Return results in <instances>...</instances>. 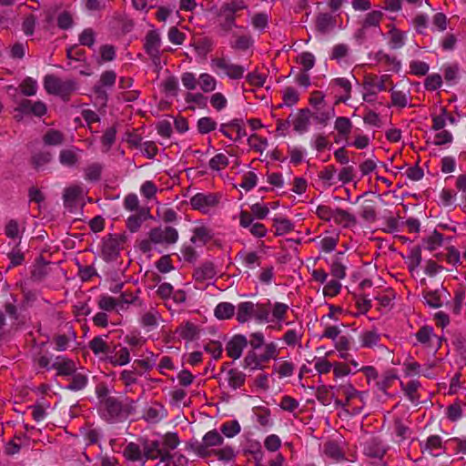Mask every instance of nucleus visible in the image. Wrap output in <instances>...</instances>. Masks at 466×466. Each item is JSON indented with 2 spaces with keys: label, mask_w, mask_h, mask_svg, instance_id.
<instances>
[{
  "label": "nucleus",
  "mask_w": 466,
  "mask_h": 466,
  "mask_svg": "<svg viewBox=\"0 0 466 466\" xmlns=\"http://www.w3.org/2000/svg\"><path fill=\"white\" fill-rule=\"evenodd\" d=\"M105 410L110 420H115L122 412V404L114 397H108L104 401Z\"/></svg>",
  "instance_id": "obj_28"
},
{
  "label": "nucleus",
  "mask_w": 466,
  "mask_h": 466,
  "mask_svg": "<svg viewBox=\"0 0 466 466\" xmlns=\"http://www.w3.org/2000/svg\"><path fill=\"white\" fill-rule=\"evenodd\" d=\"M238 256L239 258L243 261V263L246 265V267L252 268L255 264H258L259 257L257 254V252H243L239 251Z\"/></svg>",
  "instance_id": "obj_59"
},
{
  "label": "nucleus",
  "mask_w": 466,
  "mask_h": 466,
  "mask_svg": "<svg viewBox=\"0 0 466 466\" xmlns=\"http://www.w3.org/2000/svg\"><path fill=\"white\" fill-rule=\"evenodd\" d=\"M394 431L398 437L401 440H405L409 438L411 433V430L409 426V423H406L403 419L400 417H395L393 420Z\"/></svg>",
  "instance_id": "obj_35"
},
{
  "label": "nucleus",
  "mask_w": 466,
  "mask_h": 466,
  "mask_svg": "<svg viewBox=\"0 0 466 466\" xmlns=\"http://www.w3.org/2000/svg\"><path fill=\"white\" fill-rule=\"evenodd\" d=\"M166 414L164 407L157 403L146 410L143 418L150 423H157L166 416Z\"/></svg>",
  "instance_id": "obj_27"
},
{
  "label": "nucleus",
  "mask_w": 466,
  "mask_h": 466,
  "mask_svg": "<svg viewBox=\"0 0 466 466\" xmlns=\"http://www.w3.org/2000/svg\"><path fill=\"white\" fill-rule=\"evenodd\" d=\"M312 114L309 108H302L298 111L295 116L290 115L292 117L291 123L296 132L302 134L308 131Z\"/></svg>",
  "instance_id": "obj_14"
},
{
  "label": "nucleus",
  "mask_w": 466,
  "mask_h": 466,
  "mask_svg": "<svg viewBox=\"0 0 466 466\" xmlns=\"http://www.w3.org/2000/svg\"><path fill=\"white\" fill-rule=\"evenodd\" d=\"M19 88L23 95L27 96H35L37 89V83L30 76L25 77L19 85Z\"/></svg>",
  "instance_id": "obj_45"
},
{
  "label": "nucleus",
  "mask_w": 466,
  "mask_h": 466,
  "mask_svg": "<svg viewBox=\"0 0 466 466\" xmlns=\"http://www.w3.org/2000/svg\"><path fill=\"white\" fill-rule=\"evenodd\" d=\"M102 165L99 163H93L87 166L85 169V178L89 181H98L101 177Z\"/></svg>",
  "instance_id": "obj_46"
},
{
  "label": "nucleus",
  "mask_w": 466,
  "mask_h": 466,
  "mask_svg": "<svg viewBox=\"0 0 466 466\" xmlns=\"http://www.w3.org/2000/svg\"><path fill=\"white\" fill-rule=\"evenodd\" d=\"M79 152L76 147L62 149L58 157L60 164L67 167H76L79 162Z\"/></svg>",
  "instance_id": "obj_18"
},
{
  "label": "nucleus",
  "mask_w": 466,
  "mask_h": 466,
  "mask_svg": "<svg viewBox=\"0 0 466 466\" xmlns=\"http://www.w3.org/2000/svg\"><path fill=\"white\" fill-rule=\"evenodd\" d=\"M52 159V155L49 152H39L32 157V164L35 169H41Z\"/></svg>",
  "instance_id": "obj_53"
},
{
  "label": "nucleus",
  "mask_w": 466,
  "mask_h": 466,
  "mask_svg": "<svg viewBox=\"0 0 466 466\" xmlns=\"http://www.w3.org/2000/svg\"><path fill=\"white\" fill-rule=\"evenodd\" d=\"M106 361L113 366H124L130 362V352L127 347L115 345L111 352L106 356Z\"/></svg>",
  "instance_id": "obj_12"
},
{
  "label": "nucleus",
  "mask_w": 466,
  "mask_h": 466,
  "mask_svg": "<svg viewBox=\"0 0 466 466\" xmlns=\"http://www.w3.org/2000/svg\"><path fill=\"white\" fill-rule=\"evenodd\" d=\"M179 442L180 441L177 433L167 432L164 435L162 449H165L170 452V451L175 450L178 446Z\"/></svg>",
  "instance_id": "obj_58"
},
{
  "label": "nucleus",
  "mask_w": 466,
  "mask_h": 466,
  "mask_svg": "<svg viewBox=\"0 0 466 466\" xmlns=\"http://www.w3.org/2000/svg\"><path fill=\"white\" fill-rule=\"evenodd\" d=\"M211 66L217 74H224L233 78V66L229 58L215 57L211 60Z\"/></svg>",
  "instance_id": "obj_21"
},
{
  "label": "nucleus",
  "mask_w": 466,
  "mask_h": 466,
  "mask_svg": "<svg viewBox=\"0 0 466 466\" xmlns=\"http://www.w3.org/2000/svg\"><path fill=\"white\" fill-rule=\"evenodd\" d=\"M273 227L276 228L275 235L282 236L294 229V225L290 220L284 218H276L273 219Z\"/></svg>",
  "instance_id": "obj_30"
},
{
  "label": "nucleus",
  "mask_w": 466,
  "mask_h": 466,
  "mask_svg": "<svg viewBox=\"0 0 466 466\" xmlns=\"http://www.w3.org/2000/svg\"><path fill=\"white\" fill-rule=\"evenodd\" d=\"M224 444V437L216 430L208 431L202 439V441H198L189 442L187 444V449L193 451L197 455L202 458L208 457L211 454L209 450L215 446H220Z\"/></svg>",
  "instance_id": "obj_1"
},
{
  "label": "nucleus",
  "mask_w": 466,
  "mask_h": 466,
  "mask_svg": "<svg viewBox=\"0 0 466 466\" xmlns=\"http://www.w3.org/2000/svg\"><path fill=\"white\" fill-rule=\"evenodd\" d=\"M156 268L161 273H168L174 269L172 260L169 255L162 256L157 262Z\"/></svg>",
  "instance_id": "obj_64"
},
{
  "label": "nucleus",
  "mask_w": 466,
  "mask_h": 466,
  "mask_svg": "<svg viewBox=\"0 0 466 466\" xmlns=\"http://www.w3.org/2000/svg\"><path fill=\"white\" fill-rule=\"evenodd\" d=\"M83 187L79 185L70 186L64 190L63 200L66 207H73L83 195Z\"/></svg>",
  "instance_id": "obj_22"
},
{
  "label": "nucleus",
  "mask_w": 466,
  "mask_h": 466,
  "mask_svg": "<svg viewBox=\"0 0 466 466\" xmlns=\"http://www.w3.org/2000/svg\"><path fill=\"white\" fill-rule=\"evenodd\" d=\"M97 304L99 309L105 311H112L116 307H119L117 298H113L107 295L100 296Z\"/></svg>",
  "instance_id": "obj_47"
},
{
  "label": "nucleus",
  "mask_w": 466,
  "mask_h": 466,
  "mask_svg": "<svg viewBox=\"0 0 466 466\" xmlns=\"http://www.w3.org/2000/svg\"><path fill=\"white\" fill-rule=\"evenodd\" d=\"M96 33L92 28H86L79 35V43L82 46L92 47L95 44Z\"/></svg>",
  "instance_id": "obj_62"
},
{
  "label": "nucleus",
  "mask_w": 466,
  "mask_h": 466,
  "mask_svg": "<svg viewBox=\"0 0 466 466\" xmlns=\"http://www.w3.org/2000/svg\"><path fill=\"white\" fill-rule=\"evenodd\" d=\"M124 208L131 212H138L139 209L143 208V206L139 205V199L134 193L127 194L124 198Z\"/></svg>",
  "instance_id": "obj_48"
},
{
  "label": "nucleus",
  "mask_w": 466,
  "mask_h": 466,
  "mask_svg": "<svg viewBox=\"0 0 466 466\" xmlns=\"http://www.w3.org/2000/svg\"><path fill=\"white\" fill-rule=\"evenodd\" d=\"M248 143L252 149L259 153H262L268 146L267 139L262 138L256 134L248 137Z\"/></svg>",
  "instance_id": "obj_52"
},
{
  "label": "nucleus",
  "mask_w": 466,
  "mask_h": 466,
  "mask_svg": "<svg viewBox=\"0 0 466 466\" xmlns=\"http://www.w3.org/2000/svg\"><path fill=\"white\" fill-rule=\"evenodd\" d=\"M118 305L120 309H124V304H136L138 307L143 306V302L138 299L137 295L132 292H122L117 298Z\"/></svg>",
  "instance_id": "obj_41"
},
{
  "label": "nucleus",
  "mask_w": 466,
  "mask_h": 466,
  "mask_svg": "<svg viewBox=\"0 0 466 466\" xmlns=\"http://www.w3.org/2000/svg\"><path fill=\"white\" fill-rule=\"evenodd\" d=\"M216 273L214 265L210 262H205L195 269L193 276L197 282H205L212 279Z\"/></svg>",
  "instance_id": "obj_19"
},
{
  "label": "nucleus",
  "mask_w": 466,
  "mask_h": 466,
  "mask_svg": "<svg viewBox=\"0 0 466 466\" xmlns=\"http://www.w3.org/2000/svg\"><path fill=\"white\" fill-rule=\"evenodd\" d=\"M87 383V378L82 373H75L71 379V382L67 386V389L71 390H81Z\"/></svg>",
  "instance_id": "obj_54"
},
{
  "label": "nucleus",
  "mask_w": 466,
  "mask_h": 466,
  "mask_svg": "<svg viewBox=\"0 0 466 466\" xmlns=\"http://www.w3.org/2000/svg\"><path fill=\"white\" fill-rule=\"evenodd\" d=\"M203 92L208 93L216 89V79L209 74L203 73L199 76L198 82Z\"/></svg>",
  "instance_id": "obj_39"
},
{
  "label": "nucleus",
  "mask_w": 466,
  "mask_h": 466,
  "mask_svg": "<svg viewBox=\"0 0 466 466\" xmlns=\"http://www.w3.org/2000/svg\"><path fill=\"white\" fill-rule=\"evenodd\" d=\"M211 236L209 234V230L205 227L196 228L194 230V235L191 238V242L197 244L204 245L207 241L210 239Z\"/></svg>",
  "instance_id": "obj_49"
},
{
  "label": "nucleus",
  "mask_w": 466,
  "mask_h": 466,
  "mask_svg": "<svg viewBox=\"0 0 466 466\" xmlns=\"http://www.w3.org/2000/svg\"><path fill=\"white\" fill-rule=\"evenodd\" d=\"M161 319V314L158 312V310L151 308L149 310L144 312L141 315L139 322L143 329H145L147 331H151L158 327Z\"/></svg>",
  "instance_id": "obj_16"
},
{
  "label": "nucleus",
  "mask_w": 466,
  "mask_h": 466,
  "mask_svg": "<svg viewBox=\"0 0 466 466\" xmlns=\"http://www.w3.org/2000/svg\"><path fill=\"white\" fill-rule=\"evenodd\" d=\"M283 103L288 106H292L298 103L299 96L298 91L292 86H287L283 91Z\"/></svg>",
  "instance_id": "obj_51"
},
{
  "label": "nucleus",
  "mask_w": 466,
  "mask_h": 466,
  "mask_svg": "<svg viewBox=\"0 0 466 466\" xmlns=\"http://www.w3.org/2000/svg\"><path fill=\"white\" fill-rule=\"evenodd\" d=\"M390 45L391 48L398 49L404 45V34L400 30L395 27L392 28L390 31Z\"/></svg>",
  "instance_id": "obj_57"
},
{
  "label": "nucleus",
  "mask_w": 466,
  "mask_h": 466,
  "mask_svg": "<svg viewBox=\"0 0 466 466\" xmlns=\"http://www.w3.org/2000/svg\"><path fill=\"white\" fill-rule=\"evenodd\" d=\"M387 451L388 447L379 437H371L363 443V454L373 462L380 461Z\"/></svg>",
  "instance_id": "obj_5"
},
{
  "label": "nucleus",
  "mask_w": 466,
  "mask_h": 466,
  "mask_svg": "<svg viewBox=\"0 0 466 466\" xmlns=\"http://www.w3.org/2000/svg\"><path fill=\"white\" fill-rule=\"evenodd\" d=\"M415 337L420 343L428 348L432 347V340L434 339L441 342V339L434 334L433 329L430 326L421 327L415 334Z\"/></svg>",
  "instance_id": "obj_24"
},
{
  "label": "nucleus",
  "mask_w": 466,
  "mask_h": 466,
  "mask_svg": "<svg viewBox=\"0 0 466 466\" xmlns=\"http://www.w3.org/2000/svg\"><path fill=\"white\" fill-rule=\"evenodd\" d=\"M396 379L397 376L393 372L387 371L383 374L382 378L377 381V387L380 390L386 392Z\"/></svg>",
  "instance_id": "obj_61"
},
{
  "label": "nucleus",
  "mask_w": 466,
  "mask_h": 466,
  "mask_svg": "<svg viewBox=\"0 0 466 466\" xmlns=\"http://www.w3.org/2000/svg\"><path fill=\"white\" fill-rule=\"evenodd\" d=\"M217 25L222 35L229 33L233 26V6L231 4H225L221 6L218 16Z\"/></svg>",
  "instance_id": "obj_9"
},
{
  "label": "nucleus",
  "mask_w": 466,
  "mask_h": 466,
  "mask_svg": "<svg viewBox=\"0 0 466 466\" xmlns=\"http://www.w3.org/2000/svg\"><path fill=\"white\" fill-rule=\"evenodd\" d=\"M336 86L344 90V95L339 97V102H346L350 97L351 84L349 79L344 77H338L332 81Z\"/></svg>",
  "instance_id": "obj_50"
},
{
  "label": "nucleus",
  "mask_w": 466,
  "mask_h": 466,
  "mask_svg": "<svg viewBox=\"0 0 466 466\" xmlns=\"http://www.w3.org/2000/svg\"><path fill=\"white\" fill-rule=\"evenodd\" d=\"M124 238L117 235H110L103 244L102 253L106 259H115L122 248Z\"/></svg>",
  "instance_id": "obj_10"
},
{
  "label": "nucleus",
  "mask_w": 466,
  "mask_h": 466,
  "mask_svg": "<svg viewBox=\"0 0 466 466\" xmlns=\"http://www.w3.org/2000/svg\"><path fill=\"white\" fill-rule=\"evenodd\" d=\"M324 453L328 457H329L335 461H339L344 458V454H343L340 447L335 441H327L324 444Z\"/></svg>",
  "instance_id": "obj_37"
},
{
  "label": "nucleus",
  "mask_w": 466,
  "mask_h": 466,
  "mask_svg": "<svg viewBox=\"0 0 466 466\" xmlns=\"http://www.w3.org/2000/svg\"><path fill=\"white\" fill-rule=\"evenodd\" d=\"M333 222L344 228H351L357 225L356 217L349 211L337 208L334 209Z\"/></svg>",
  "instance_id": "obj_17"
},
{
  "label": "nucleus",
  "mask_w": 466,
  "mask_h": 466,
  "mask_svg": "<svg viewBox=\"0 0 466 466\" xmlns=\"http://www.w3.org/2000/svg\"><path fill=\"white\" fill-rule=\"evenodd\" d=\"M443 236L441 233L434 230L431 236L424 239L425 248L433 251L442 245Z\"/></svg>",
  "instance_id": "obj_40"
},
{
  "label": "nucleus",
  "mask_w": 466,
  "mask_h": 466,
  "mask_svg": "<svg viewBox=\"0 0 466 466\" xmlns=\"http://www.w3.org/2000/svg\"><path fill=\"white\" fill-rule=\"evenodd\" d=\"M255 304L251 301L241 302L238 305L237 320L240 323L248 321L254 317Z\"/></svg>",
  "instance_id": "obj_26"
},
{
  "label": "nucleus",
  "mask_w": 466,
  "mask_h": 466,
  "mask_svg": "<svg viewBox=\"0 0 466 466\" xmlns=\"http://www.w3.org/2000/svg\"><path fill=\"white\" fill-rule=\"evenodd\" d=\"M160 46L161 38L159 34L156 30L148 31L145 37L144 48L156 66L160 64Z\"/></svg>",
  "instance_id": "obj_6"
},
{
  "label": "nucleus",
  "mask_w": 466,
  "mask_h": 466,
  "mask_svg": "<svg viewBox=\"0 0 466 466\" xmlns=\"http://www.w3.org/2000/svg\"><path fill=\"white\" fill-rule=\"evenodd\" d=\"M336 25V19L328 13L319 14L316 19V28L321 34L331 31Z\"/></svg>",
  "instance_id": "obj_23"
},
{
  "label": "nucleus",
  "mask_w": 466,
  "mask_h": 466,
  "mask_svg": "<svg viewBox=\"0 0 466 466\" xmlns=\"http://www.w3.org/2000/svg\"><path fill=\"white\" fill-rule=\"evenodd\" d=\"M108 335L96 336L88 342V348L94 355L106 360V356L111 352V346L108 343Z\"/></svg>",
  "instance_id": "obj_11"
},
{
  "label": "nucleus",
  "mask_w": 466,
  "mask_h": 466,
  "mask_svg": "<svg viewBox=\"0 0 466 466\" xmlns=\"http://www.w3.org/2000/svg\"><path fill=\"white\" fill-rule=\"evenodd\" d=\"M151 218L149 208H143L138 212H134L126 221L127 228L131 232H137L142 224Z\"/></svg>",
  "instance_id": "obj_13"
},
{
  "label": "nucleus",
  "mask_w": 466,
  "mask_h": 466,
  "mask_svg": "<svg viewBox=\"0 0 466 466\" xmlns=\"http://www.w3.org/2000/svg\"><path fill=\"white\" fill-rule=\"evenodd\" d=\"M219 198L216 194L198 193L190 198V205L195 210L208 213L218 204Z\"/></svg>",
  "instance_id": "obj_7"
},
{
  "label": "nucleus",
  "mask_w": 466,
  "mask_h": 466,
  "mask_svg": "<svg viewBox=\"0 0 466 466\" xmlns=\"http://www.w3.org/2000/svg\"><path fill=\"white\" fill-rule=\"evenodd\" d=\"M47 265L43 260L36 262L31 272L32 278L35 280H42L48 274Z\"/></svg>",
  "instance_id": "obj_60"
},
{
  "label": "nucleus",
  "mask_w": 466,
  "mask_h": 466,
  "mask_svg": "<svg viewBox=\"0 0 466 466\" xmlns=\"http://www.w3.org/2000/svg\"><path fill=\"white\" fill-rule=\"evenodd\" d=\"M151 241H154L155 245H171L177 241L178 232L173 227H157L148 232Z\"/></svg>",
  "instance_id": "obj_3"
},
{
  "label": "nucleus",
  "mask_w": 466,
  "mask_h": 466,
  "mask_svg": "<svg viewBox=\"0 0 466 466\" xmlns=\"http://www.w3.org/2000/svg\"><path fill=\"white\" fill-rule=\"evenodd\" d=\"M400 386L405 395L411 402L419 400L420 396L418 394V389L420 386V383L418 380H410L407 384L400 382Z\"/></svg>",
  "instance_id": "obj_31"
},
{
  "label": "nucleus",
  "mask_w": 466,
  "mask_h": 466,
  "mask_svg": "<svg viewBox=\"0 0 466 466\" xmlns=\"http://www.w3.org/2000/svg\"><path fill=\"white\" fill-rule=\"evenodd\" d=\"M43 141L47 146H58L64 142V135L56 129H49L43 137Z\"/></svg>",
  "instance_id": "obj_38"
},
{
  "label": "nucleus",
  "mask_w": 466,
  "mask_h": 466,
  "mask_svg": "<svg viewBox=\"0 0 466 466\" xmlns=\"http://www.w3.org/2000/svg\"><path fill=\"white\" fill-rule=\"evenodd\" d=\"M360 215L366 222L373 223L377 219L375 201L372 199H366L360 207Z\"/></svg>",
  "instance_id": "obj_25"
},
{
  "label": "nucleus",
  "mask_w": 466,
  "mask_h": 466,
  "mask_svg": "<svg viewBox=\"0 0 466 466\" xmlns=\"http://www.w3.org/2000/svg\"><path fill=\"white\" fill-rule=\"evenodd\" d=\"M390 80V76L383 75L379 77L376 75H367L364 77L363 86L366 89H370L373 87L378 88L379 91L387 90L386 83Z\"/></svg>",
  "instance_id": "obj_20"
},
{
  "label": "nucleus",
  "mask_w": 466,
  "mask_h": 466,
  "mask_svg": "<svg viewBox=\"0 0 466 466\" xmlns=\"http://www.w3.org/2000/svg\"><path fill=\"white\" fill-rule=\"evenodd\" d=\"M57 370V374L61 376L71 375L75 372L76 367L74 361L70 360H57L52 366Z\"/></svg>",
  "instance_id": "obj_32"
},
{
  "label": "nucleus",
  "mask_w": 466,
  "mask_h": 466,
  "mask_svg": "<svg viewBox=\"0 0 466 466\" xmlns=\"http://www.w3.org/2000/svg\"><path fill=\"white\" fill-rule=\"evenodd\" d=\"M235 48L247 50L253 45V40L249 34L238 35L235 33Z\"/></svg>",
  "instance_id": "obj_56"
},
{
  "label": "nucleus",
  "mask_w": 466,
  "mask_h": 466,
  "mask_svg": "<svg viewBox=\"0 0 466 466\" xmlns=\"http://www.w3.org/2000/svg\"><path fill=\"white\" fill-rule=\"evenodd\" d=\"M44 87L48 94L58 96L64 100H68L76 88L75 81L63 80L54 75L45 76Z\"/></svg>",
  "instance_id": "obj_2"
},
{
  "label": "nucleus",
  "mask_w": 466,
  "mask_h": 466,
  "mask_svg": "<svg viewBox=\"0 0 466 466\" xmlns=\"http://www.w3.org/2000/svg\"><path fill=\"white\" fill-rule=\"evenodd\" d=\"M215 316L218 319H228L233 316V305L228 302H221L215 309Z\"/></svg>",
  "instance_id": "obj_43"
},
{
  "label": "nucleus",
  "mask_w": 466,
  "mask_h": 466,
  "mask_svg": "<svg viewBox=\"0 0 466 466\" xmlns=\"http://www.w3.org/2000/svg\"><path fill=\"white\" fill-rule=\"evenodd\" d=\"M25 228H21L19 223L15 219H10L5 227V234L8 238H21Z\"/></svg>",
  "instance_id": "obj_34"
},
{
  "label": "nucleus",
  "mask_w": 466,
  "mask_h": 466,
  "mask_svg": "<svg viewBox=\"0 0 466 466\" xmlns=\"http://www.w3.org/2000/svg\"><path fill=\"white\" fill-rule=\"evenodd\" d=\"M228 164L229 158L224 153H218L209 160L210 168L217 171L225 168Z\"/></svg>",
  "instance_id": "obj_44"
},
{
  "label": "nucleus",
  "mask_w": 466,
  "mask_h": 466,
  "mask_svg": "<svg viewBox=\"0 0 466 466\" xmlns=\"http://www.w3.org/2000/svg\"><path fill=\"white\" fill-rule=\"evenodd\" d=\"M361 347L371 348L377 345L380 339V335L376 330H366L360 336Z\"/></svg>",
  "instance_id": "obj_33"
},
{
  "label": "nucleus",
  "mask_w": 466,
  "mask_h": 466,
  "mask_svg": "<svg viewBox=\"0 0 466 466\" xmlns=\"http://www.w3.org/2000/svg\"><path fill=\"white\" fill-rule=\"evenodd\" d=\"M143 457L146 460H157L167 464L170 463L173 459L172 454L160 447L158 441H144L143 443Z\"/></svg>",
  "instance_id": "obj_4"
},
{
  "label": "nucleus",
  "mask_w": 466,
  "mask_h": 466,
  "mask_svg": "<svg viewBox=\"0 0 466 466\" xmlns=\"http://www.w3.org/2000/svg\"><path fill=\"white\" fill-rule=\"evenodd\" d=\"M423 298L431 308L437 309L441 308L443 304V298L446 299L447 296H450V293L447 289L441 286L440 289L436 290H424L422 292Z\"/></svg>",
  "instance_id": "obj_15"
},
{
  "label": "nucleus",
  "mask_w": 466,
  "mask_h": 466,
  "mask_svg": "<svg viewBox=\"0 0 466 466\" xmlns=\"http://www.w3.org/2000/svg\"><path fill=\"white\" fill-rule=\"evenodd\" d=\"M123 454L127 460L131 461H138L144 458L143 449L135 442H129L124 449Z\"/></svg>",
  "instance_id": "obj_29"
},
{
  "label": "nucleus",
  "mask_w": 466,
  "mask_h": 466,
  "mask_svg": "<svg viewBox=\"0 0 466 466\" xmlns=\"http://www.w3.org/2000/svg\"><path fill=\"white\" fill-rule=\"evenodd\" d=\"M383 14L379 10H374L368 13L365 16V19L363 20L362 28L364 29L370 26H379Z\"/></svg>",
  "instance_id": "obj_42"
},
{
  "label": "nucleus",
  "mask_w": 466,
  "mask_h": 466,
  "mask_svg": "<svg viewBox=\"0 0 466 466\" xmlns=\"http://www.w3.org/2000/svg\"><path fill=\"white\" fill-rule=\"evenodd\" d=\"M409 268L410 270L418 268L421 263V248L420 246L413 247L409 255Z\"/></svg>",
  "instance_id": "obj_63"
},
{
  "label": "nucleus",
  "mask_w": 466,
  "mask_h": 466,
  "mask_svg": "<svg viewBox=\"0 0 466 466\" xmlns=\"http://www.w3.org/2000/svg\"><path fill=\"white\" fill-rule=\"evenodd\" d=\"M334 127L339 135L344 138H348L352 128V123L348 117L339 116L335 121Z\"/></svg>",
  "instance_id": "obj_36"
},
{
  "label": "nucleus",
  "mask_w": 466,
  "mask_h": 466,
  "mask_svg": "<svg viewBox=\"0 0 466 466\" xmlns=\"http://www.w3.org/2000/svg\"><path fill=\"white\" fill-rule=\"evenodd\" d=\"M217 127V123L208 116H204L198 121V130L200 134H208L213 131Z\"/></svg>",
  "instance_id": "obj_55"
},
{
  "label": "nucleus",
  "mask_w": 466,
  "mask_h": 466,
  "mask_svg": "<svg viewBox=\"0 0 466 466\" xmlns=\"http://www.w3.org/2000/svg\"><path fill=\"white\" fill-rule=\"evenodd\" d=\"M239 225L248 228L249 233L256 238H263L267 234L266 227L259 222H254L253 216L248 211H241L239 214Z\"/></svg>",
  "instance_id": "obj_8"
}]
</instances>
